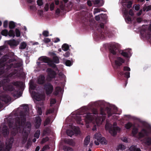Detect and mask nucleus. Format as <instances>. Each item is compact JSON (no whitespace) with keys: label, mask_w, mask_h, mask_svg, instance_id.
<instances>
[{"label":"nucleus","mask_w":151,"mask_h":151,"mask_svg":"<svg viewBox=\"0 0 151 151\" xmlns=\"http://www.w3.org/2000/svg\"><path fill=\"white\" fill-rule=\"evenodd\" d=\"M1 34L5 36H7L8 34V31L6 30H4L2 31L1 32Z\"/></svg>","instance_id":"nucleus-40"},{"label":"nucleus","mask_w":151,"mask_h":151,"mask_svg":"<svg viewBox=\"0 0 151 151\" xmlns=\"http://www.w3.org/2000/svg\"><path fill=\"white\" fill-rule=\"evenodd\" d=\"M37 5L39 6L42 5L43 4L42 0H37Z\"/></svg>","instance_id":"nucleus-47"},{"label":"nucleus","mask_w":151,"mask_h":151,"mask_svg":"<svg viewBox=\"0 0 151 151\" xmlns=\"http://www.w3.org/2000/svg\"><path fill=\"white\" fill-rule=\"evenodd\" d=\"M132 2L131 1H129L128 2L127 5V7L128 8H130L132 6Z\"/></svg>","instance_id":"nucleus-54"},{"label":"nucleus","mask_w":151,"mask_h":151,"mask_svg":"<svg viewBox=\"0 0 151 151\" xmlns=\"http://www.w3.org/2000/svg\"><path fill=\"white\" fill-rule=\"evenodd\" d=\"M124 71H129L130 70V68L127 67H124Z\"/></svg>","instance_id":"nucleus-58"},{"label":"nucleus","mask_w":151,"mask_h":151,"mask_svg":"<svg viewBox=\"0 0 151 151\" xmlns=\"http://www.w3.org/2000/svg\"><path fill=\"white\" fill-rule=\"evenodd\" d=\"M143 142L146 145H149L151 144V139L149 138H147L144 140Z\"/></svg>","instance_id":"nucleus-28"},{"label":"nucleus","mask_w":151,"mask_h":151,"mask_svg":"<svg viewBox=\"0 0 151 151\" xmlns=\"http://www.w3.org/2000/svg\"><path fill=\"white\" fill-rule=\"evenodd\" d=\"M130 151H141L140 149L137 148L136 146L134 145L131 146L129 148Z\"/></svg>","instance_id":"nucleus-26"},{"label":"nucleus","mask_w":151,"mask_h":151,"mask_svg":"<svg viewBox=\"0 0 151 151\" xmlns=\"http://www.w3.org/2000/svg\"><path fill=\"white\" fill-rule=\"evenodd\" d=\"M32 97L37 101L43 100L45 98V95L39 93H35L32 92L31 93Z\"/></svg>","instance_id":"nucleus-9"},{"label":"nucleus","mask_w":151,"mask_h":151,"mask_svg":"<svg viewBox=\"0 0 151 151\" xmlns=\"http://www.w3.org/2000/svg\"><path fill=\"white\" fill-rule=\"evenodd\" d=\"M7 127L5 126H4L2 131V133L4 136L8 135L9 133V131L7 129Z\"/></svg>","instance_id":"nucleus-21"},{"label":"nucleus","mask_w":151,"mask_h":151,"mask_svg":"<svg viewBox=\"0 0 151 151\" xmlns=\"http://www.w3.org/2000/svg\"><path fill=\"white\" fill-rule=\"evenodd\" d=\"M113 109L115 111L117 110V108L115 106H114L111 109H109L107 108L106 109V111L108 114V116L109 117L112 114V109Z\"/></svg>","instance_id":"nucleus-22"},{"label":"nucleus","mask_w":151,"mask_h":151,"mask_svg":"<svg viewBox=\"0 0 151 151\" xmlns=\"http://www.w3.org/2000/svg\"><path fill=\"white\" fill-rule=\"evenodd\" d=\"M2 85H3V88L4 90H8L10 91H12L13 90V87L12 86H6L5 85L3 84V82H0V87Z\"/></svg>","instance_id":"nucleus-14"},{"label":"nucleus","mask_w":151,"mask_h":151,"mask_svg":"<svg viewBox=\"0 0 151 151\" xmlns=\"http://www.w3.org/2000/svg\"><path fill=\"white\" fill-rule=\"evenodd\" d=\"M54 40L53 41V42L55 43L57 42L60 41V39L58 38H56L54 39Z\"/></svg>","instance_id":"nucleus-62"},{"label":"nucleus","mask_w":151,"mask_h":151,"mask_svg":"<svg viewBox=\"0 0 151 151\" xmlns=\"http://www.w3.org/2000/svg\"><path fill=\"white\" fill-rule=\"evenodd\" d=\"M63 92V90L60 87H57L55 89L54 92V94L55 95H57L60 93H62Z\"/></svg>","instance_id":"nucleus-24"},{"label":"nucleus","mask_w":151,"mask_h":151,"mask_svg":"<svg viewBox=\"0 0 151 151\" xmlns=\"http://www.w3.org/2000/svg\"><path fill=\"white\" fill-rule=\"evenodd\" d=\"M40 131L39 130H38L36 133L34 135V137H35L36 138L38 139L40 136Z\"/></svg>","instance_id":"nucleus-33"},{"label":"nucleus","mask_w":151,"mask_h":151,"mask_svg":"<svg viewBox=\"0 0 151 151\" xmlns=\"http://www.w3.org/2000/svg\"><path fill=\"white\" fill-rule=\"evenodd\" d=\"M100 12V10L98 8L95 9L94 10V14H95Z\"/></svg>","instance_id":"nucleus-52"},{"label":"nucleus","mask_w":151,"mask_h":151,"mask_svg":"<svg viewBox=\"0 0 151 151\" xmlns=\"http://www.w3.org/2000/svg\"><path fill=\"white\" fill-rule=\"evenodd\" d=\"M118 148L119 149H120L121 150H123L125 149V147L122 144H120L119 145Z\"/></svg>","instance_id":"nucleus-45"},{"label":"nucleus","mask_w":151,"mask_h":151,"mask_svg":"<svg viewBox=\"0 0 151 151\" xmlns=\"http://www.w3.org/2000/svg\"><path fill=\"white\" fill-rule=\"evenodd\" d=\"M54 8V4L53 3H51L50 5V8L51 11L53 10Z\"/></svg>","instance_id":"nucleus-50"},{"label":"nucleus","mask_w":151,"mask_h":151,"mask_svg":"<svg viewBox=\"0 0 151 151\" xmlns=\"http://www.w3.org/2000/svg\"><path fill=\"white\" fill-rule=\"evenodd\" d=\"M17 71L16 70H15L14 72V73H12V74H10L7 77L5 78L4 79V83H5L6 82L9 81V77H11L13 76V77H14V75L15 74V73H16Z\"/></svg>","instance_id":"nucleus-25"},{"label":"nucleus","mask_w":151,"mask_h":151,"mask_svg":"<svg viewBox=\"0 0 151 151\" xmlns=\"http://www.w3.org/2000/svg\"><path fill=\"white\" fill-rule=\"evenodd\" d=\"M65 151H73V150L70 147H64L63 148Z\"/></svg>","instance_id":"nucleus-36"},{"label":"nucleus","mask_w":151,"mask_h":151,"mask_svg":"<svg viewBox=\"0 0 151 151\" xmlns=\"http://www.w3.org/2000/svg\"><path fill=\"white\" fill-rule=\"evenodd\" d=\"M50 122V119L49 118H47L46 120H45L44 123V125L45 126L46 125L48 124Z\"/></svg>","instance_id":"nucleus-48"},{"label":"nucleus","mask_w":151,"mask_h":151,"mask_svg":"<svg viewBox=\"0 0 151 151\" xmlns=\"http://www.w3.org/2000/svg\"><path fill=\"white\" fill-rule=\"evenodd\" d=\"M63 55L65 57H68L70 55V53L69 52H66L65 54Z\"/></svg>","instance_id":"nucleus-63"},{"label":"nucleus","mask_w":151,"mask_h":151,"mask_svg":"<svg viewBox=\"0 0 151 151\" xmlns=\"http://www.w3.org/2000/svg\"><path fill=\"white\" fill-rule=\"evenodd\" d=\"M27 46L26 43L25 42H22L20 45L19 48L21 49H24Z\"/></svg>","instance_id":"nucleus-31"},{"label":"nucleus","mask_w":151,"mask_h":151,"mask_svg":"<svg viewBox=\"0 0 151 151\" xmlns=\"http://www.w3.org/2000/svg\"><path fill=\"white\" fill-rule=\"evenodd\" d=\"M15 32L16 34V36L17 37H19L20 35V33L19 30L18 29L15 30Z\"/></svg>","instance_id":"nucleus-46"},{"label":"nucleus","mask_w":151,"mask_h":151,"mask_svg":"<svg viewBox=\"0 0 151 151\" xmlns=\"http://www.w3.org/2000/svg\"><path fill=\"white\" fill-rule=\"evenodd\" d=\"M77 123L79 124H82V122H81V117L80 116H78L76 119Z\"/></svg>","instance_id":"nucleus-34"},{"label":"nucleus","mask_w":151,"mask_h":151,"mask_svg":"<svg viewBox=\"0 0 151 151\" xmlns=\"http://www.w3.org/2000/svg\"><path fill=\"white\" fill-rule=\"evenodd\" d=\"M39 60L45 63H47L48 65L54 67L55 65L52 63V61L48 58L45 56L41 57L39 58Z\"/></svg>","instance_id":"nucleus-8"},{"label":"nucleus","mask_w":151,"mask_h":151,"mask_svg":"<svg viewBox=\"0 0 151 151\" xmlns=\"http://www.w3.org/2000/svg\"><path fill=\"white\" fill-rule=\"evenodd\" d=\"M41 121L40 118L39 116L36 117L35 118V127L38 128L41 124Z\"/></svg>","instance_id":"nucleus-19"},{"label":"nucleus","mask_w":151,"mask_h":151,"mask_svg":"<svg viewBox=\"0 0 151 151\" xmlns=\"http://www.w3.org/2000/svg\"><path fill=\"white\" fill-rule=\"evenodd\" d=\"M92 112L93 114L96 115L97 114V111L96 109H93Z\"/></svg>","instance_id":"nucleus-60"},{"label":"nucleus","mask_w":151,"mask_h":151,"mask_svg":"<svg viewBox=\"0 0 151 151\" xmlns=\"http://www.w3.org/2000/svg\"><path fill=\"white\" fill-rule=\"evenodd\" d=\"M56 102V101L54 99H52L50 100V104L51 106L55 104Z\"/></svg>","instance_id":"nucleus-51"},{"label":"nucleus","mask_w":151,"mask_h":151,"mask_svg":"<svg viewBox=\"0 0 151 151\" xmlns=\"http://www.w3.org/2000/svg\"><path fill=\"white\" fill-rule=\"evenodd\" d=\"M132 125V124L131 123L129 122L125 125V127L126 129H128L130 128Z\"/></svg>","instance_id":"nucleus-37"},{"label":"nucleus","mask_w":151,"mask_h":151,"mask_svg":"<svg viewBox=\"0 0 151 151\" xmlns=\"http://www.w3.org/2000/svg\"><path fill=\"white\" fill-rule=\"evenodd\" d=\"M47 72L48 73V77L47 78L49 81L51 80V78L55 77L56 73L51 69L49 68H48L47 69Z\"/></svg>","instance_id":"nucleus-11"},{"label":"nucleus","mask_w":151,"mask_h":151,"mask_svg":"<svg viewBox=\"0 0 151 151\" xmlns=\"http://www.w3.org/2000/svg\"><path fill=\"white\" fill-rule=\"evenodd\" d=\"M53 111V110L52 109H50L48 110L46 112V114H48L52 113Z\"/></svg>","instance_id":"nucleus-61"},{"label":"nucleus","mask_w":151,"mask_h":151,"mask_svg":"<svg viewBox=\"0 0 151 151\" xmlns=\"http://www.w3.org/2000/svg\"><path fill=\"white\" fill-rule=\"evenodd\" d=\"M124 62V61L120 57L118 58L116 60H115V64L117 66V67L121 65Z\"/></svg>","instance_id":"nucleus-15"},{"label":"nucleus","mask_w":151,"mask_h":151,"mask_svg":"<svg viewBox=\"0 0 151 151\" xmlns=\"http://www.w3.org/2000/svg\"><path fill=\"white\" fill-rule=\"evenodd\" d=\"M35 88V86L33 84L32 82V81H30V82L29 85V90L30 91V89H34Z\"/></svg>","instance_id":"nucleus-42"},{"label":"nucleus","mask_w":151,"mask_h":151,"mask_svg":"<svg viewBox=\"0 0 151 151\" xmlns=\"http://www.w3.org/2000/svg\"><path fill=\"white\" fill-rule=\"evenodd\" d=\"M72 129L73 130V131L70 130H68L67 131V134L68 136L71 137L75 133L78 134L79 133L80 130L78 127L72 126Z\"/></svg>","instance_id":"nucleus-7"},{"label":"nucleus","mask_w":151,"mask_h":151,"mask_svg":"<svg viewBox=\"0 0 151 151\" xmlns=\"http://www.w3.org/2000/svg\"><path fill=\"white\" fill-rule=\"evenodd\" d=\"M7 43L11 46H17L19 44V42L14 40H9L7 41Z\"/></svg>","instance_id":"nucleus-17"},{"label":"nucleus","mask_w":151,"mask_h":151,"mask_svg":"<svg viewBox=\"0 0 151 151\" xmlns=\"http://www.w3.org/2000/svg\"><path fill=\"white\" fill-rule=\"evenodd\" d=\"M137 131L138 130L135 127L134 128L132 131V134L133 136H135V135L137 133Z\"/></svg>","instance_id":"nucleus-35"},{"label":"nucleus","mask_w":151,"mask_h":151,"mask_svg":"<svg viewBox=\"0 0 151 151\" xmlns=\"http://www.w3.org/2000/svg\"><path fill=\"white\" fill-rule=\"evenodd\" d=\"M37 111L39 115H41L42 114V111L41 110V109L39 107L38 108V109L37 110Z\"/></svg>","instance_id":"nucleus-55"},{"label":"nucleus","mask_w":151,"mask_h":151,"mask_svg":"<svg viewBox=\"0 0 151 151\" xmlns=\"http://www.w3.org/2000/svg\"><path fill=\"white\" fill-rule=\"evenodd\" d=\"M3 25L4 27H7L8 26V22L7 21H5L4 22Z\"/></svg>","instance_id":"nucleus-59"},{"label":"nucleus","mask_w":151,"mask_h":151,"mask_svg":"<svg viewBox=\"0 0 151 151\" xmlns=\"http://www.w3.org/2000/svg\"><path fill=\"white\" fill-rule=\"evenodd\" d=\"M100 115H102V121L99 118L98 115H92L91 114H86L83 116L84 117L85 122L86 123L87 128L89 127L88 124L96 123L98 126L101 124L102 122L105 120V118L106 112L103 109H101Z\"/></svg>","instance_id":"nucleus-2"},{"label":"nucleus","mask_w":151,"mask_h":151,"mask_svg":"<svg viewBox=\"0 0 151 151\" xmlns=\"http://www.w3.org/2000/svg\"><path fill=\"white\" fill-rule=\"evenodd\" d=\"M9 61V60L6 56H4L1 59L0 62V75L3 73V70H5L6 72L9 68L12 69V68H17L19 66V64H15L14 62L10 63L8 62Z\"/></svg>","instance_id":"nucleus-3"},{"label":"nucleus","mask_w":151,"mask_h":151,"mask_svg":"<svg viewBox=\"0 0 151 151\" xmlns=\"http://www.w3.org/2000/svg\"><path fill=\"white\" fill-rule=\"evenodd\" d=\"M71 140L69 139V140H67V141L65 140V142L66 143H68L70 145H73V144H72V143L71 142Z\"/></svg>","instance_id":"nucleus-57"},{"label":"nucleus","mask_w":151,"mask_h":151,"mask_svg":"<svg viewBox=\"0 0 151 151\" xmlns=\"http://www.w3.org/2000/svg\"><path fill=\"white\" fill-rule=\"evenodd\" d=\"M9 26L10 28H13L15 26V24L13 22L11 21L9 22Z\"/></svg>","instance_id":"nucleus-38"},{"label":"nucleus","mask_w":151,"mask_h":151,"mask_svg":"<svg viewBox=\"0 0 151 151\" xmlns=\"http://www.w3.org/2000/svg\"><path fill=\"white\" fill-rule=\"evenodd\" d=\"M151 9V6H149L145 9V7H144L143 8V10L144 11H148L150 10Z\"/></svg>","instance_id":"nucleus-53"},{"label":"nucleus","mask_w":151,"mask_h":151,"mask_svg":"<svg viewBox=\"0 0 151 151\" xmlns=\"http://www.w3.org/2000/svg\"><path fill=\"white\" fill-rule=\"evenodd\" d=\"M42 35L45 37L48 36L49 35V32L47 31H44L42 32Z\"/></svg>","instance_id":"nucleus-44"},{"label":"nucleus","mask_w":151,"mask_h":151,"mask_svg":"<svg viewBox=\"0 0 151 151\" xmlns=\"http://www.w3.org/2000/svg\"><path fill=\"white\" fill-rule=\"evenodd\" d=\"M45 89L46 91V93L47 94H49L51 93L53 89L52 86L50 84L48 83L45 86Z\"/></svg>","instance_id":"nucleus-12"},{"label":"nucleus","mask_w":151,"mask_h":151,"mask_svg":"<svg viewBox=\"0 0 151 151\" xmlns=\"http://www.w3.org/2000/svg\"><path fill=\"white\" fill-rule=\"evenodd\" d=\"M116 123H114L112 126L109 122H107L105 125V129L106 130H108L111 135L114 136L116 134L117 132H119L120 130V129L116 127Z\"/></svg>","instance_id":"nucleus-4"},{"label":"nucleus","mask_w":151,"mask_h":151,"mask_svg":"<svg viewBox=\"0 0 151 151\" xmlns=\"http://www.w3.org/2000/svg\"><path fill=\"white\" fill-rule=\"evenodd\" d=\"M62 48L64 51L67 50L69 49L68 45L66 44H64L62 46Z\"/></svg>","instance_id":"nucleus-29"},{"label":"nucleus","mask_w":151,"mask_h":151,"mask_svg":"<svg viewBox=\"0 0 151 151\" xmlns=\"http://www.w3.org/2000/svg\"><path fill=\"white\" fill-rule=\"evenodd\" d=\"M11 37H14L15 36V33L14 31L12 30H10L8 34Z\"/></svg>","instance_id":"nucleus-30"},{"label":"nucleus","mask_w":151,"mask_h":151,"mask_svg":"<svg viewBox=\"0 0 151 151\" xmlns=\"http://www.w3.org/2000/svg\"><path fill=\"white\" fill-rule=\"evenodd\" d=\"M125 76L127 78H129L130 77V73L129 72H126L125 73Z\"/></svg>","instance_id":"nucleus-56"},{"label":"nucleus","mask_w":151,"mask_h":151,"mask_svg":"<svg viewBox=\"0 0 151 151\" xmlns=\"http://www.w3.org/2000/svg\"><path fill=\"white\" fill-rule=\"evenodd\" d=\"M45 82V77L43 76L42 75L40 76L37 80V82L39 84H42Z\"/></svg>","instance_id":"nucleus-23"},{"label":"nucleus","mask_w":151,"mask_h":151,"mask_svg":"<svg viewBox=\"0 0 151 151\" xmlns=\"http://www.w3.org/2000/svg\"><path fill=\"white\" fill-rule=\"evenodd\" d=\"M150 129V128H147L146 130L143 129L141 132L139 133V137H141L145 135H147Z\"/></svg>","instance_id":"nucleus-18"},{"label":"nucleus","mask_w":151,"mask_h":151,"mask_svg":"<svg viewBox=\"0 0 151 151\" xmlns=\"http://www.w3.org/2000/svg\"><path fill=\"white\" fill-rule=\"evenodd\" d=\"M2 101H4L5 103H7L10 100V97L7 95H4L2 96L0 98Z\"/></svg>","instance_id":"nucleus-16"},{"label":"nucleus","mask_w":151,"mask_h":151,"mask_svg":"<svg viewBox=\"0 0 151 151\" xmlns=\"http://www.w3.org/2000/svg\"><path fill=\"white\" fill-rule=\"evenodd\" d=\"M119 47V45L117 43H112L110 46L111 52L113 55L117 54L119 51L118 47Z\"/></svg>","instance_id":"nucleus-6"},{"label":"nucleus","mask_w":151,"mask_h":151,"mask_svg":"<svg viewBox=\"0 0 151 151\" xmlns=\"http://www.w3.org/2000/svg\"><path fill=\"white\" fill-rule=\"evenodd\" d=\"M30 9L31 10L34 11H35L37 10V8L35 4H33L32 5H30Z\"/></svg>","instance_id":"nucleus-32"},{"label":"nucleus","mask_w":151,"mask_h":151,"mask_svg":"<svg viewBox=\"0 0 151 151\" xmlns=\"http://www.w3.org/2000/svg\"><path fill=\"white\" fill-rule=\"evenodd\" d=\"M96 4H98L99 6H101L104 4L103 1L102 0L100 1L99 0H96Z\"/></svg>","instance_id":"nucleus-39"},{"label":"nucleus","mask_w":151,"mask_h":151,"mask_svg":"<svg viewBox=\"0 0 151 151\" xmlns=\"http://www.w3.org/2000/svg\"><path fill=\"white\" fill-rule=\"evenodd\" d=\"M49 5L48 4H46L45 5L44 8L46 11H47L48 9Z\"/></svg>","instance_id":"nucleus-64"},{"label":"nucleus","mask_w":151,"mask_h":151,"mask_svg":"<svg viewBox=\"0 0 151 151\" xmlns=\"http://www.w3.org/2000/svg\"><path fill=\"white\" fill-rule=\"evenodd\" d=\"M14 139L12 137H11L10 139H7L6 141V147L4 151H9L12 146Z\"/></svg>","instance_id":"nucleus-10"},{"label":"nucleus","mask_w":151,"mask_h":151,"mask_svg":"<svg viewBox=\"0 0 151 151\" xmlns=\"http://www.w3.org/2000/svg\"><path fill=\"white\" fill-rule=\"evenodd\" d=\"M90 137L89 136H87L84 139V144L85 145H87L90 142Z\"/></svg>","instance_id":"nucleus-27"},{"label":"nucleus","mask_w":151,"mask_h":151,"mask_svg":"<svg viewBox=\"0 0 151 151\" xmlns=\"http://www.w3.org/2000/svg\"><path fill=\"white\" fill-rule=\"evenodd\" d=\"M124 15H125V20L126 21L129 23L131 21V19L130 17L128 16V11L127 9H125L124 12Z\"/></svg>","instance_id":"nucleus-20"},{"label":"nucleus","mask_w":151,"mask_h":151,"mask_svg":"<svg viewBox=\"0 0 151 151\" xmlns=\"http://www.w3.org/2000/svg\"><path fill=\"white\" fill-rule=\"evenodd\" d=\"M121 54L127 58H129L131 55V50L129 49L123 50Z\"/></svg>","instance_id":"nucleus-13"},{"label":"nucleus","mask_w":151,"mask_h":151,"mask_svg":"<svg viewBox=\"0 0 151 151\" xmlns=\"http://www.w3.org/2000/svg\"><path fill=\"white\" fill-rule=\"evenodd\" d=\"M24 116L21 115L20 119L17 118L15 121L14 124L10 122L9 124V128L11 131V134L13 135H15L18 131L19 132H22L21 129H23V135H24L25 141H26L27 136L30 129L31 124L30 122H27L25 124V127L23 128V125H24V122L25 118Z\"/></svg>","instance_id":"nucleus-1"},{"label":"nucleus","mask_w":151,"mask_h":151,"mask_svg":"<svg viewBox=\"0 0 151 151\" xmlns=\"http://www.w3.org/2000/svg\"><path fill=\"white\" fill-rule=\"evenodd\" d=\"M53 60L54 62L56 63H59V60L57 57H54L53 58Z\"/></svg>","instance_id":"nucleus-43"},{"label":"nucleus","mask_w":151,"mask_h":151,"mask_svg":"<svg viewBox=\"0 0 151 151\" xmlns=\"http://www.w3.org/2000/svg\"><path fill=\"white\" fill-rule=\"evenodd\" d=\"M50 41V40L48 38H45L43 40V41L46 43L49 42Z\"/></svg>","instance_id":"nucleus-49"},{"label":"nucleus","mask_w":151,"mask_h":151,"mask_svg":"<svg viewBox=\"0 0 151 151\" xmlns=\"http://www.w3.org/2000/svg\"><path fill=\"white\" fill-rule=\"evenodd\" d=\"M65 63L66 66H70L72 65V62L69 60H66Z\"/></svg>","instance_id":"nucleus-41"},{"label":"nucleus","mask_w":151,"mask_h":151,"mask_svg":"<svg viewBox=\"0 0 151 151\" xmlns=\"http://www.w3.org/2000/svg\"><path fill=\"white\" fill-rule=\"evenodd\" d=\"M94 138L95 139L94 142L96 145H98L99 144V142L102 144H106L107 142L106 139L101 137V134L99 133H97L95 134L94 136Z\"/></svg>","instance_id":"nucleus-5"}]
</instances>
